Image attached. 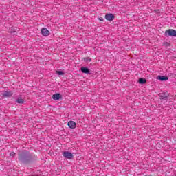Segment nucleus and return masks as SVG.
<instances>
[{"label": "nucleus", "instance_id": "obj_1", "mask_svg": "<svg viewBox=\"0 0 176 176\" xmlns=\"http://www.w3.org/2000/svg\"><path fill=\"white\" fill-rule=\"evenodd\" d=\"M166 36H176V30L173 29L167 30L165 32Z\"/></svg>", "mask_w": 176, "mask_h": 176}, {"label": "nucleus", "instance_id": "obj_2", "mask_svg": "<svg viewBox=\"0 0 176 176\" xmlns=\"http://www.w3.org/2000/svg\"><path fill=\"white\" fill-rule=\"evenodd\" d=\"M13 96V91H3L1 92V97H12Z\"/></svg>", "mask_w": 176, "mask_h": 176}, {"label": "nucleus", "instance_id": "obj_3", "mask_svg": "<svg viewBox=\"0 0 176 176\" xmlns=\"http://www.w3.org/2000/svg\"><path fill=\"white\" fill-rule=\"evenodd\" d=\"M63 157H66V159H69V160H71V159L74 157V155L69 153V151H65L63 152Z\"/></svg>", "mask_w": 176, "mask_h": 176}, {"label": "nucleus", "instance_id": "obj_4", "mask_svg": "<svg viewBox=\"0 0 176 176\" xmlns=\"http://www.w3.org/2000/svg\"><path fill=\"white\" fill-rule=\"evenodd\" d=\"M41 34L43 36H49V35H50V32L46 28H43L41 30Z\"/></svg>", "mask_w": 176, "mask_h": 176}, {"label": "nucleus", "instance_id": "obj_5", "mask_svg": "<svg viewBox=\"0 0 176 176\" xmlns=\"http://www.w3.org/2000/svg\"><path fill=\"white\" fill-rule=\"evenodd\" d=\"M106 20H108L109 21H112L113 19H115V16L112 14H107L105 15Z\"/></svg>", "mask_w": 176, "mask_h": 176}, {"label": "nucleus", "instance_id": "obj_6", "mask_svg": "<svg viewBox=\"0 0 176 176\" xmlns=\"http://www.w3.org/2000/svg\"><path fill=\"white\" fill-rule=\"evenodd\" d=\"M67 125L69 127V129L76 128V123L74 121H69Z\"/></svg>", "mask_w": 176, "mask_h": 176}, {"label": "nucleus", "instance_id": "obj_7", "mask_svg": "<svg viewBox=\"0 0 176 176\" xmlns=\"http://www.w3.org/2000/svg\"><path fill=\"white\" fill-rule=\"evenodd\" d=\"M157 79L163 82L164 80H168V77L164 76H157Z\"/></svg>", "mask_w": 176, "mask_h": 176}, {"label": "nucleus", "instance_id": "obj_8", "mask_svg": "<svg viewBox=\"0 0 176 176\" xmlns=\"http://www.w3.org/2000/svg\"><path fill=\"white\" fill-rule=\"evenodd\" d=\"M61 94H55L52 96V98L53 100H55L56 101H57V100H60V98H61Z\"/></svg>", "mask_w": 176, "mask_h": 176}, {"label": "nucleus", "instance_id": "obj_9", "mask_svg": "<svg viewBox=\"0 0 176 176\" xmlns=\"http://www.w3.org/2000/svg\"><path fill=\"white\" fill-rule=\"evenodd\" d=\"M80 70L83 74H90V70L87 67H81Z\"/></svg>", "mask_w": 176, "mask_h": 176}, {"label": "nucleus", "instance_id": "obj_10", "mask_svg": "<svg viewBox=\"0 0 176 176\" xmlns=\"http://www.w3.org/2000/svg\"><path fill=\"white\" fill-rule=\"evenodd\" d=\"M139 83H140V85H144L146 83V80L145 78H140L139 79Z\"/></svg>", "mask_w": 176, "mask_h": 176}, {"label": "nucleus", "instance_id": "obj_11", "mask_svg": "<svg viewBox=\"0 0 176 176\" xmlns=\"http://www.w3.org/2000/svg\"><path fill=\"white\" fill-rule=\"evenodd\" d=\"M16 102L18 104H24V99H23L21 98H18L16 100Z\"/></svg>", "mask_w": 176, "mask_h": 176}, {"label": "nucleus", "instance_id": "obj_12", "mask_svg": "<svg viewBox=\"0 0 176 176\" xmlns=\"http://www.w3.org/2000/svg\"><path fill=\"white\" fill-rule=\"evenodd\" d=\"M84 61L85 63H90V61H91V58L87 57V58H84Z\"/></svg>", "mask_w": 176, "mask_h": 176}, {"label": "nucleus", "instance_id": "obj_13", "mask_svg": "<svg viewBox=\"0 0 176 176\" xmlns=\"http://www.w3.org/2000/svg\"><path fill=\"white\" fill-rule=\"evenodd\" d=\"M57 75H64V72L61 71H56V72Z\"/></svg>", "mask_w": 176, "mask_h": 176}, {"label": "nucleus", "instance_id": "obj_14", "mask_svg": "<svg viewBox=\"0 0 176 176\" xmlns=\"http://www.w3.org/2000/svg\"><path fill=\"white\" fill-rule=\"evenodd\" d=\"M16 155V153L14 152H11L10 155L11 156H14Z\"/></svg>", "mask_w": 176, "mask_h": 176}, {"label": "nucleus", "instance_id": "obj_15", "mask_svg": "<svg viewBox=\"0 0 176 176\" xmlns=\"http://www.w3.org/2000/svg\"><path fill=\"white\" fill-rule=\"evenodd\" d=\"M99 20H100V21H104V18L100 17V18H99Z\"/></svg>", "mask_w": 176, "mask_h": 176}, {"label": "nucleus", "instance_id": "obj_16", "mask_svg": "<svg viewBox=\"0 0 176 176\" xmlns=\"http://www.w3.org/2000/svg\"><path fill=\"white\" fill-rule=\"evenodd\" d=\"M145 176H152V175H146Z\"/></svg>", "mask_w": 176, "mask_h": 176}, {"label": "nucleus", "instance_id": "obj_17", "mask_svg": "<svg viewBox=\"0 0 176 176\" xmlns=\"http://www.w3.org/2000/svg\"><path fill=\"white\" fill-rule=\"evenodd\" d=\"M164 98H167V96H165Z\"/></svg>", "mask_w": 176, "mask_h": 176}, {"label": "nucleus", "instance_id": "obj_18", "mask_svg": "<svg viewBox=\"0 0 176 176\" xmlns=\"http://www.w3.org/2000/svg\"><path fill=\"white\" fill-rule=\"evenodd\" d=\"M161 98L163 100V97L161 96Z\"/></svg>", "mask_w": 176, "mask_h": 176}]
</instances>
